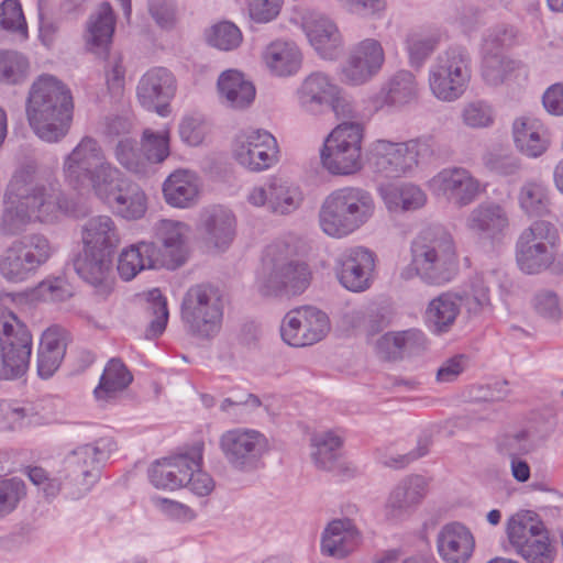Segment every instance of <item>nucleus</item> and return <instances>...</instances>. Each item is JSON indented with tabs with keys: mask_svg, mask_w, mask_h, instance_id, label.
Instances as JSON below:
<instances>
[{
	"mask_svg": "<svg viewBox=\"0 0 563 563\" xmlns=\"http://www.w3.org/2000/svg\"><path fill=\"white\" fill-rule=\"evenodd\" d=\"M70 211L71 203L58 185L42 181L36 164L29 162L14 172L7 186L0 232L18 235L31 223H53Z\"/></svg>",
	"mask_w": 563,
	"mask_h": 563,
	"instance_id": "f257e3e1",
	"label": "nucleus"
},
{
	"mask_svg": "<svg viewBox=\"0 0 563 563\" xmlns=\"http://www.w3.org/2000/svg\"><path fill=\"white\" fill-rule=\"evenodd\" d=\"M74 108L71 90L57 77L43 74L30 86L25 115L30 128L43 142L58 143L67 136Z\"/></svg>",
	"mask_w": 563,
	"mask_h": 563,
	"instance_id": "f03ea898",
	"label": "nucleus"
},
{
	"mask_svg": "<svg viewBox=\"0 0 563 563\" xmlns=\"http://www.w3.org/2000/svg\"><path fill=\"white\" fill-rule=\"evenodd\" d=\"M459 262L454 239L442 225H430L411 243V264L401 272L404 279L418 276L428 285L441 286L457 273Z\"/></svg>",
	"mask_w": 563,
	"mask_h": 563,
	"instance_id": "7ed1b4c3",
	"label": "nucleus"
},
{
	"mask_svg": "<svg viewBox=\"0 0 563 563\" xmlns=\"http://www.w3.org/2000/svg\"><path fill=\"white\" fill-rule=\"evenodd\" d=\"M62 170L65 181L73 189L106 197L113 187V177L121 175L107 159L99 142L91 136H84L64 157Z\"/></svg>",
	"mask_w": 563,
	"mask_h": 563,
	"instance_id": "20e7f679",
	"label": "nucleus"
},
{
	"mask_svg": "<svg viewBox=\"0 0 563 563\" xmlns=\"http://www.w3.org/2000/svg\"><path fill=\"white\" fill-rule=\"evenodd\" d=\"M372 194L361 187H342L330 192L319 211L321 230L332 238H344L366 224L375 213Z\"/></svg>",
	"mask_w": 563,
	"mask_h": 563,
	"instance_id": "39448f33",
	"label": "nucleus"
},
{
	"mask_svg": "<svg viewBox=\"0 0 563 563\" xmlns=\"http://www.w3.org/2000/svg\"><path fill=\"white\" fill-rule=\"evenodd\" d=\"M434 155V142L431 137H416L404 142L377 140L368 151V164L372 170L384 178L411 176L420 163Z\"/></svg>",
	"mask_w": 563,
	"mask_h": 563,
	"instance_id": "423d86ee",
	"label": "nucleus"
},
{
	"mask_svg": "<svg viewBox=\"0 0 563 563\" xmlns=\"http://www.w3.org/2000/svg\"><path fill=\"white\" fill-rule=\"evenodd\" d=\"M223 312L222 294L216 286L196 284L183 296L180 317L192 336L201 340L214 338L221 330Z\"/></svg>",
	"mask_w": 563,
	"mask_h": 563,
	"instance_id": "0eeeda50",
	"label": "nucleus"
},
{
	"mask_svg": "<svg viewBox=\"0 0 563 563\" xmlns=\"http://www.w3.org/2000/svg\"><path fill=\"white\" fill-rule=\"evenodd\" d=\"M114 449L115 443L111 438H100L68 453L63 468L67 479L63 487L65 496L78 499L88 493L99 477L97 464L108 459Z\"/></svg>",
	"mask_w": 563,
	"mask_h": 563,
	"instance_id": "6e6552de",
	"label": "nucleus"
},
{
	"mask_svg": "<svg viewBox=\"0 0 563 563\" xmlns=\"http://www.w3.org/2000/svg\"><path fill=\"white\" fill-rule=\"evenodd\" d=\"M471 79L470 56L461 47H451L440 53L428 70L431 93L440 101L460 99Z\"/></svg>",
	"mask_w": 563,
	"mask_h": 563,
	"instance_id": "1a4fd4ad",
	"label": "nucleus"
},
{
	"mask_svg": "<svg viewBox=\"0 0 563 563\" xmlns=\"http://www.w3.org/2000/svg\"><path fill=\"white\" fill-rule=\"evenodd\" d=\"M48 239L33 233L14 240L0 256V274L9 283L27 280L53 255Z\"/></svg>",
	"mask_w": 563,
	"mask_h": 563,
	"instance_id": "9d476101",
	"label": "nucleus"
},
{
	"mask_svg": "<svg viewBox=\"0 0 563 563\" xmlns=\"http://www.w3.org/2000/svg\"><path fill=\"white\" fill-rule=\"evenodd\" d=\"M559 241L556 227L547 220H536L526 228L516 242V261L526 274L547 271L555 261Z\"/></svg>",
	"mask_w": 563,
	"mask_h": 563,
	"instance_id": "9b49d317",
	"label": "nucleus"
},
{
	"mask_svg": "<svg viewBox=\"0 0 563 563\" xmlns=\"http://www.w3.org/2000/svg\"><path fill=\"white\" fill-rule=\"evenodd\" d=\"M510 544L529 563H551L554 550L549 534L539 516L531 510H520L512 515L506 527Z\"/></svg>",
	"mask_w": 563,
	"mask_h": 563,
	"instance_id": "f8f14e48",
	"label": "nucleus"
},
{
	"mask_svg": "<svg viewBox=\"0 0 563 563\" xmlns=\"http://www.w3.org/2000/svg\"><path fill=\"white\" fill-rule=\"evenodd\" d=\"M363 128L356 122L339 124L325 139L320 158L333 175H351L362 168Z\"/></svg>",
	"mask_w": 563,
	"mask_h": 563,
	"instance_id": "ddd939ff",
	"label": "nucleus"
},
{
	"mask_svg": "<svg viewBox=\"0 0 563 563\" xmlns=\"http://www.w3.org/2000/svg\"><path fill=\"white\" fill-rule=\"evenodd\" d=\"M219 449L232 470L253 472L260 467L269 451V441L261 431L236 427L224 431L219 438Z\"/></svg>",
	"mask_w": 563,
	"mask_h": 563,
	"instance_id": "4468645a",
	"label": "nucleus"
},
{
	"mask_svg": "<svg viewBox=\"0 0 563 563\" xmlns=\"http://www.w3.org/2000/svg\"><path fill=\"white\" fill-rule=\"evenodd\" d=\"M310 273L305 263L284 256H273L265 263L256 286L264 297L297 295L309 285Z\"/></svg>",
	"mask_w": 563,
	"mask_h": 563,
	"instance_id": "2eb2a0df",
	"label": "nucleus"
},
{
	"mask_svg": "<svg viewBox=\"0 0 563 563\" xmlns=\"http://www.w3.org/2000/svg\"><path fill=\"white\" fill-rule=\"evenodd\" d=\"M328 314L313 306H302L288 311L280 324V335L285 343L294 347H305L322 341L330 332Z\"/></svg>",
	"mask_w": 563,
	"mask_h": 563,
	"instance_id": "dca6fc26",
	"label": "nucleus"
},
{
	"mask_svg": "<svg viewBox=\"0 0 563 563\" xmlns=\"http://www.w3.org/2000/svg\"><path fill=\"white\" fill-rule=\"evenodd\" d=\"M4 322L0 335V378L13 379L22 376L29 366L32 336L27 328L15 317Z\"/></svg>",
	"mask_w": 563,
	"mask_h": 563,
	"instance_id": "f3484780",
	"label": "nucleus"
},
{
	"mask_svg": "<svg viewBox=\"0 0 563 563\" xmlns=\"http://www.w3.org/2000/svg\"><path fill=\"white\" fill-rule=\"evenodd\" d=\"M233 157L250 172H263L278 162L276 139L267 131L252 130L236 135L233 143Z\"/></svg>",
	"mask_w": 563,
	"mask_h": 563,
	"instance_id": "a211bd4d",
	"label": "nucleus"
},
{
	"mask_svg": "<svg viewBox=\"0 0 563 563\" xmlns=\"http://www.w3.org/2000/svg\"><path fill=\"white\" fill-rule=\"evenodd\" d=\"M247 201L255 207H267L273 213L286 216L300 208L303 194L290 179L273 176L263 186L252 188Z\"/></svg>",
	"mask_w": 563,
	"mask_h": 563,
	"instance_id": "6ab92c4d",
	"label": "nucleus"
},
{
	"mask_svg": "<svg viewBox=\"0 0 563 563\" xmlns=\"http://www.w3.org/2000/svg\"><path fill=\"white\" fill-rule=\"evenodd\" d=\"M203 442H196L186 453L157 460L148 468V478L156 488L177 489L185 486L191 468L201 466Z\"/></svg>",
	"mask_w": 563,
	"mask_h": 563,
	"instance_id": "aec40b11",
	"label": "nucleus"
},
{
	"mask_svg": "<svg viewBox=\"0 0 563 563\" xmlns=\"http://www.w3.org/2000/svg\"><path fill=\"white\" fill-rule=\"evenodd\" d=\"M429 188L460 208L471 205L483 191L481 181L464 167H446L429 180Z\"/></svg>",
	"mask_w": 563,
	"mask_h": 563,
	"instance_id": "412c9836",
	"label": "nucleus"
},
{
	"mask_svg": "<svg viewBox=\"0 0 563 563\" xmlns=\"http://www.w3.org/2000/svg\"><path fill=\"white\" fill-rule=\"evenodd\" d=\"M374 269L375 255L363 246L347 249L334 261L339 283L353 292H362L371 287Z\"/></svg>",
	"mask_w": 563,
	"mask_h": 563,
	"instance_id": "4be33fe9",
	"label": "nucleus"
},
{
	"mask_svg": "<svg viewBox=\"0 0 563 563\" xmlns=\"http://www.w3.org/2000/svg\"><path fill=\"white\" fill-rule=\"evenodd\" d=\"M384 60L382 44L375 38H365L351 49L342 68V79L349 85H363L378 74Z\"/></svg>",
	"mask_w": 563,
	"mask_h": 563,
	"instance_id": "5701e85b",
	"label": "nucleus"
},
{
	"mask_svg": "<svg viewBox=\"0 0 563 563\" xmlns=\"http://www.w3.org/2000/svg\"><path fill=\"white\" fill-rule=\"evenodd\" d=\"M176 92V79L165 67L147 70L139 81L137 98L141 104L161 117L169 113V101Z\"/></svg>",
	"mask_w": 563,
	"mask_h": 563,
	"instance_id": "b1692460",
	"label": "nucleus"
},
{
	"mask_svg": "<svg viewBox=\"0 0 563 563\" xmlns=\"http://www.w3.org/2000/svg\"><path fill=\"white\" fill-rule=\"evenodd\" d=\"M154 230L157 240L162 243L161 247L155 245L158 264L168 269L183 265L187 256L189 227L180 221L163 219L155 224Z\"/></svg>",
	"mask_w": 563,
	"mask_h": 563,
	"instance_id": "393cba45",
	"label": "nucleus"
},
{
	"mask_svg": "<svg viewBox=\"0 0 563 563\" xmlns=\"http://www.w3.org/2000/svg\"><path fill=\"white\" fill-rule=\"evenodd\" d=\"M437 550L445 563H467L475 550V538L465 525L453 521L438 532Z\"/></svg>",
	"mask_w": 563,
	"mask_h": 563,
	"instance_id": "a878e982",
	"label": "nucleus"
},
{
	"mask_svg": "<svg viewBox=\"0 0 563 563\" xmlns=\"http://www.w3.org/2000/svg\"><path fill=\"white\" fill-rule=\"evenodd\" d=\"M339 86L329 75L322 71H312L306 76L296 90L298 107L306 113L319 115L324 112L329 100Z\"/></svg>",
	"mask_w": 563,
	"mask_h": 563,
	"instance_id": "bb28decb",
	"label": "nucleus"
},
{
	"mask_svg": "<svg viewBox=\"0 0 563 563\" xmlns=\"http://www.w3.org/2000/svg\"><path fill=\"white\" fill-rule=\"evenodd\" d=\"M465 225L479 238L496 240L504 236L509 229V213L497 202H481L468 213Z\"/></svg>",
	"mask_w": 563,
	"mask_h": 563,
	"instance_id": "cd10ccee",
	"label": "nucleus"
},
{
	"mask_svg": "<svg viewBox=\"0 0 563 563\" xmlns=\"http://www.w3.org/2000/svg\"><path fill=\"white\" fill-rule=\"evenodd\" d=\"M119 216L128 220L141 219L146 212V196L135 184L124 183L121 175L113 177V187L106 196H97Z\"/></svg>",
	"mask_w": 563,
	"mask_h": 563,
	"instance_id": "c85d7f7f",
	"label": "nucleus"
},
{
	"mask_svg": "<svg viewBox=\"0 0 563 563\" xmlns=\"http://www.w3.org/2000/svg\"><path fill=\"white\" fill-rule=\"evenodd\" d=\"M426 482L422 476L412 475L404 478L390 492L385 504V517L397 522L409 516L411 510L422 500Z\"/></svg>",
	"mask_w": 563,
	"mask_h": 563,
	"instance_id": "c756f323",
	"label": "nucleus"
},
{
	"mask_svg": "<svg viewBox=\"0 0 563 563\" xmlns=\"http://www.w3.org/2000/svg\"><path fill=\"white\" fill-rule=\"evenodd\" d=\"M301 19L310 44L324 58H332L341 44L336 25L324 14L313 10L303 11Z\"/></svg>",
	"mask_w": 563,
	"mask_h": 563,
	"instance_id": "7c9ffc66",
	"label": "nucleus"
},
{
	"mask_svg": "<svg viewBox=\"0 0 563 563\" xmlns=\"http://www.w3.org/2000/svg\"><path fill=\"white\" fill-rule=\"evenodd\" d=\"M200 229L208 244L225 250L235 235V217L223 206H211L200 214Z\"/></svg>",
	"mask_w": 563,
	"mask_h": 563,
	"instance_id": "2f4dec72",
	"label": "nucleus"
},
{
	"mask_svg": "<svg viewBox=\"0 0 563 563\" xmlns=\"http://www.w3.org/2000/svg\"><path fill=\"white\" fill-rule=\"evenodd\" d=\"M112 255L89 249L82 250L74 260V268L78 276L101 292L111 289Z\"/></svg>",
	"mask_w": 563,
	"mask_h": 563,
	"instance_id": "473e14b6",
	"label": "nucleus"
},
{
	"mask_svg": "<svg viewBox=\"0 0 563 563\" xmlns=\"http://www.w3.org/2000/svg\"><path fill=\"white\" fill-rule=\"evenodd\" d=\"M200 179L188 169L173 172L163 184V196L167 205L174 208H191L198 203Z\"/></svg>",
	"mask_w": 563,
	"mask_h": 563,
	"instance_id": "72a5a7b5",
	"label": "nucleus"
},
{
	"mask_svg": "<svg viewBox=\"0 0 563 563\" xmlns=\"http://www.w3.org/2000/svg\"><path fill=\"white\" fill-rule=\"evenodd\" d=\"M85 249L113 254L121 242L120 231L109 216L89 218L81 228Z\"/></svg>",
	"mask_w": 563,
	"mask_h": 563,
	"instance_id": "f704fd0d",
	"label": "nucleus"
},
{
	"mask_svg": "<svg viewBox=\"0 0 563 563\" xmlns=\"http://www.w3.org/2000/svg\"><path fill=\"white\" fill-rule=\"evenodd\" d=\"M360 542V533L350 519H335L323 531L321 551L335 559L349 555Z\"/></svg>",
	"mask_w": 563,
	"mask_h": 563,
	"instance_id": "c9c22d12",
	"label": "nucleus"
},
{
	"mask_svg": "<svg viewBox=\"0 0 563 563\" xmlns=\"http://www.w3.org/2000/svg\"><path fill=\"white\" fill-rule=\"evenodd\" d=\"M462 308V298L453 292H443L427 306L424 322L434 334L449 332L454 325Z\"/></svg>",
	"mask_w": 563,
	"mask_h": 563,
	"instance_id": "e433bc0d",
	"label": "nucleus"
},
{
	"mask_svg": "<svg viewBox=\"0 0 563 563\" xmlns=\"http://www.w3.org/2000/svg\"><path fill=\"white\" fill-rule=\"evenodd\" d=\"M512 134L517 148L529 157H538L548 148L547 130L537 118H517L512 123Z\"/></svg>",
	"mask_w": 563,
	"mask_h": 563,
	"instance_id": "4c0bfd02",
	"label": "nucleus"
},
{
	"mask_svg": "<svg viewBox=\"0 0 563 563\" xmlns=\"http://www.w3.org/2000/svg\"><path fill=\"white\" fill-rule=\"evenodd\" d=\"M220 100L232 109H245L255 99V87L235 69L223 71L218 79Z\"/></svg>",
	"mask_w": 563,
	"mask_h": 563,
	"instance_id": "58836bf2",
	"label": "nucleus"
},
{
	"mask_svg": "<svg viewBox=\"0 0 563 563\" xmlns=\"http://www.w3.org/2000/svg\"><path fill=\"white\" fill-rule=\"evenodd\" d=\"M132 382L133 375L123 361L113 357L106 364L93 395L102 404L113 402L119 399Z\"/></svg>",
	"mask_w": 563,
	"mask_h": 563,
	"instance_id": "ea45409f",
	"label": "nucleus"
},
{
	"mask_svg": "<svg viewBox=\"0 0 563 563\" xmlns=\"http://www.w3.org/2000/svg\"><path fill=\"white\" fill-rule=\"evenodd\" d=\"M115 29V15L109 2H102L95 12H92L86 23L85 41L87 47L97 52V49H107L112 41Z\"/></svg>",
	"mask_w": 563,
	"mask_h": 563,
	"instance_id": "a19ab883",
	"label": "nucleus"
},
{
	"mask_svg": "<svg viewBox=\"0 0 563 563\" xmlns=\"http://www.w3.org/2000/svg\"><path fill=\"white\" fill-rule=\"evenodd\" d=\"M377 345L389 358L395 360L424 351L428 346V339L423 331L413 328L387 332L378 340Z\"/></svg>",
	"mask_w": 563,
	"mask_h": 563,
	"instance_id": "79ce46f5",
	"label": "nucleus"
},
{
	"mask_svg": "<svg viewBox=\"0 0 563 563\" xmlns=\"http://www.w3.org/2000/svg\"><path fill=\"white\" fill-rule=\"evenodd\" d=\"M267 68L276 76L286 77L296 74L301 65V54L292 42L275 41L263 53Z\"/></svg>",
	"mask_w": 563,
	"mask_h": 563,
	"instance_id": "37998d69",
	"label": "nucleus"
},
{
	"mask_svg": "<svg viewBox=\"0 0 563 563\" xmlns=\"http://www.w3.org/2000/svg\"><path fill=\"white\" fill-rule=\"evenodd\" d=\"M155 244L141 242L123 250L118 261V273L124 280H131L145 268L162 267L157 261Z\"/></svg>",
	"mask_w": 563,
	"mask_h": 563,
	"instance_id": "c03bdc74",
	"label": "nucleus"
},
{
	"mask_svg": "<svg viewBox=\"0 0 563 563\" xmlns=\"http://www.w3.org/2000/svg\"><path fill=\"white\" fill-rule=\"evenodd\" d=\"M441 42V34L433 29H415L408 31L405 37V47L409 64L419 69L435 52Z\"/></svg>",
	"mask_w": 563,
	"mask_h": 563,
	"instance_id": "a18cd8bd",
	"label": "nucleus"
},
{
	"mask_svg": "<svg viewBox=\"0 0 563 563\" xmlns=\"http://www.w3.org/2000/svg\"><path fill=\"white\" fill-rule=\"evenodd\" d=\"M342 439L333 431L316 433L311 437V460L322 471H333L341 454Z\"/></svg>",
	"mask_w": 563,
	"mask_h": 563,
	"instance_id": "49530a36",
	"label": "nucleus"
},
{
	"mask_svg": "<svg viewBox=\"0 0 563 563\" xmlns=\"http://www.w3.org/2000/svg\"><path fill=\"white\" fill-rule=\"evenodd\" d=\"M380 93L388 106L401 107L418 98V84L409 70H399L383 86Z\"/></svg>",
	"mask_w": 563,
	"mask_h": 563,
	"instance_id": "de8ad7c7",
	"label": "nucleus"
},
{
	"mask_svg": "<svg viewBox=\"0 0 563 563\" xmlns=\"http://www.w3.org/2000/svg\"><path fill=\"white\" fill-rule=\"evenodd\" d=\"M521 210L528 216H544L549 213L550 197L547 186L541 181L525 183L518 195Z\"/></svg>",
	"mask_w": 563,
	"mask_h": 563,
	"instance_id": "09e8293b",
	"label": "nucleus"
},
{
	"mask_svg": "<svg viewBox=\"0 0 563 563\" xmlns=\"http://www.w3.org/2000/svg\"><path fill=\"white\" fill-rule=\"evenodd\" d=\"M141 151L147 162V168L153 173L152 166L163 163L169 156V130L145 129L141 137Z\"/></svg>",
	"mask_w": 563,
	"mask_h": 563,
	"instance_id": "8fccbe9b",
	"label": "nucleus"
},
{
	"mask_svg": "<svg viewBox=\"0 0 563 563\" xmlns=\"http://www.w3.org/2000/svg\"><path fill=\"white\" fill-rule=\"evenodd\" d=\"M117 162L128 172L137 176H148L151 168H147V162L143 152L136 147V142L131 137H122L113 148Z\"/></svg>",
	"mask_w": 563,
	"mask_h": 563,
	"instance_id": "3c124183",
	"label": "nucleus"
},
{
	"mask_svg": "<svg viewBox=\"0 0 563 563\" xmlns=\"http://www.w3.org/2000/svg\"><path fill=\"white\" fill-rule=\"evenodd\" d=\"M27 59L16 51H0V82L18 85L24 80Z\"/></svg>",
	"mask_w": 563,
	"mask_h": 563,
	"instance_id": "603ef678",
	"label": "nucleus"
},
{
	"mask_svg": "<svg viewBox=\"0 0 563 563\" xmlns=\"http://www.w3.org/2000/svg\"><path fill=\"white\" fill-rule=\"evenodd\" d=\"M530 302L534 313L549 322H559L563 316L562 300L552 289L536 291Z\"/></svg>",
	"mask_w": 563,
	"mask_h": 563,
	"instance_id": "864d4df0",
	"label": "nucleus"
},
{
	"mask_svg": "<svg viewBox=\"0 0 563 563\" xmlns=\"http://www.w3.org/2000/svg\"><path fill=\"white\" fill-rule=\"evenodd\" d=\"M462 123L474 130L490 128L495 122V110L486 101L475 100L464 104L461 111Z\"/></svg>",
	"mask_w": 563,
	"mask_h": 563,
	"instance_id": "5fc2aeb1",
	"label": "nucleus"
},
{
	"mask_svg": "<svg viewBox=\"0 0 563 563\" xmlns=\"http://www.w3.org/2000/svg\"><path fill=\"white\" fill-rule=\"evenodd\" d=\"M147 311L153 316V320L146 329L145 335L147 339H154L164 332L168 321L167 301L157 288L147 294Z\"/></svg>",
	"mask_w": 563,
	"mask_h": 563,
	"instance_id": "6e6d98bb",
	"label": "nucleus"
},
{
	"mask_svg": "<svg viewBox=\"0 0 563 563\" xmlns=\"http://www.w3.org/2000/svg\"><path fill=\"white\" fill-rule=\"evenodd\" d=\"M515 69V62L498 54H487L483 59L482 76L490 86L503 84Z\"/></svg>",
	"mask_w": 563,
	"mask_h": 563,
	"instance_id": "4d7b16f0",
	"label": "nucleus"
},
{
	"mask_svg": "<svg viewBox=\"0 0 563 563\" xmlns=\"http://www.w3.org/2000/svg\"><path fill=\"white\" fill-rule=\"evenodd\" d=\"M208 43L221 51H232L242 42V33L231 22H221L210 29L207 34Z\"/></svg>",
	"mask_w": 563,
	"mask_h": 563,
	"instance_id": "13d9d810",
	"label": "nucleus"
},
{
	"mask_svg": "<svg viewBox=\"0 0 563 563\" xmlns=\"http://www.w3.org/2000/svg\"><path fill=\"white\" fill-rule=\"evenodd\" d=\"M489 289L482 277H476L471 284L470 291H466L462 298V306L471 316H477L490 307Z\"/></svg>",
	"mask_w": 563,
	"mask_h": 563,
	"instance_id": "bf43d9fd",
	"label": "nucleus"
},
{
	"mask_svg": "<svg viewBox=\"0 0 563 563\" xmlns=\"http://www.w3.org/2000/svg\"><path fill=\"white\" fill-rule=\"evenodd\" d=\"M25 484L18 477L0 482V518L11 514L25 496Z\"/></svg>",
	"mask_w": 563,
	"mask_h": 563,
	"instance_id": "052dcab7",
	"label": "nucleus"
},
{
	"mask_svg": "<svg viewBox=\"0 0 563 563\" xmlns=\"http://www.w3.org/2000/svg\"><path fill=\"white\" fill-rule=\"evenodd\" d=\"M533 449L529 433L525 430L506 433L498 438L497 450L509 459L519 457Z\"/></svg>",
	"mask_w": 563,
	"mask_h": 563,
	"instance_id": "680f3d73",
	"label": "nucleus"
},
{
	"mask_svg": "<svg viewBox=\"0 0 563 563\" xmlns=\"http://www.w3.org/2000/svg\"><path fill=\"white\" fill-rule=\"evenodd\" d=\"M0 26L5 31L26 35V22L18 0H4L0 4Z\"/></svg>",
	"mask_w": 563,
	"mask_h": 563,
	"instance_id": "e2e57ef3",
	"label": "nucleus"
},
{
	"mask_svg": "<svg viewBox=\"0 0 563 563\" xmlns=\"http://www.w3.org/2000/svg\"><path fill=\"white\" fill-rule=\"evenodd\" d=\"M283 0H247L250 18L256 23H268L277 18Z\"/></svg>",
	"mask_w": 563,
	"mask_h": 563,
	"instance_id": "0e129e2a",
	"label": "nucleus"
},
{
	"mask_svg": "<svg viewBox=\"0 0 563 563\" xmlns=\"http://www.w3.org/2000/svg\"><path fill=\"white\" fill-rule=\"evenodd\" d=\"M207 132V124L199 118H185L179 125V135L181 140L190 146L201 144Z\"/></svg>",
	"mask_w": 563,
	"mask_h": 563,
	"instance_id": "69168bd1",
	"label": "nucleus"
},
{
	"mask_svg": "<svg viewBox=\"0 0 563 563\" xmlns=\"http://www.w3.org/2000/svg\"><path fill=\"white\" fill-rule=\"evenodd\" d=\"M67 346V331L58 325L46 329L41 339L38 351L43 352H62L65 354Z\"/></svg>",
	"mask_w": 563,
	"mask_h": 563,
	"instance_id": "338daca9",
	"label": "nucleus"
},
{
	"mask_svg": "<svg viewBox=\"0 0 563 563\" xmlns=\"http://www.w3.org/2000/svg\"><path fill=\"white\" fill-rule=\"evenodd\" d=\"M378 194L389 212H402L405 183L385 184L378 187Z\"/></svg>",
	"mask_w": 563,
	"mask_h": 563,
	"instance_id": "774afa93",
	"label": "nucleus"
}]
</instances>
